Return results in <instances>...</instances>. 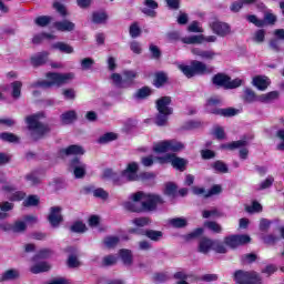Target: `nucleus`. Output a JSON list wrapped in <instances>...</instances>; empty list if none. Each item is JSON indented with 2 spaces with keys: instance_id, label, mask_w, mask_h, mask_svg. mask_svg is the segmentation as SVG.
Masks as SVG:
<instances>
[{
  "instance_id": "8",
  "label": "nucleus",
  "mask_w": 284,
  "mask_h": 284,
  "mask_svg": "<svg viewBox=\"0 0 284 284\" xmlns=\"http://www.w3.org/2000/svg\"><path fill=\"white\" fill-rule=\"evenodd\" d=\"M212 83L216 88H224V90H236V88L243 85V80L239 78L232 80V78L225 73H216L212 78Z\"/></svg>"
},
{
  "instance_id": "51",
  "label": "nucleus",
  "mask_w": 284,
  "mask_h": 284,
  "mask_svg": "<svg viewBox=\"0 0 284 284\" xmlns=\"http://www.w3.org/2000/svg\"><path fill=\"white\" fill-rule=\"evenodd\" d=\"M149 51L151 53V59H154L155 61H159V59H161V57H163L161 49L156 44H150Z\"/></svg>"
},
{
  "instance_id": "48",
  "label": "nucleus",
  "mask_w": 284,
  "mask_h": 284,
  "mask_svg": "<svg viewBox=\"0 0 284 284\" xmlns=\"http://www.w3.org/2000/svg\"><path fill=\"white\" fill-rule=\"evenodd\" d=\"M36 26L40 28H45V26H50L52 23V17L50 16H40L34 20Z\"/></svg>"
},
{
  "instance_id": "13",
  "label": "nucleus",
  "mask_w": 284,
  "mask_h": 284,
  "mask_svg": "<svg viewBox=\"0 0 284 284\" xmlns=\"http://www.w3.org/2000/svg\"><path fill=\"white\" fill-rule=\"evenodd\" d=\"M210 27L213 33L217 34V37H227V34L232 33V27L226 22L215 20L210 24Z\"/></svg>"
},
{
  "instance_id": "36",
  "label": "nucleus",
  "mask_w": 284,
  "mask_h": 284,
  "mask_svg": "<svg viewBox=\"0 0 284 284\" xmlns=\"http://www.w3.org/2000/svg\"><path fill=\"white\" fill-rule=\"evenodd\" d=\"M211 168L217 172L219 174H227L230 172V169L227 168V164L221 160H216L211 164Z\"/></svg>"
},
{
  "instance_id": "40",
  "label": "nucleus",
  "mask_w": 284,
  "mask_h": 284,
  "mask_svg": "<svg viewBox=\"0 0 284 284\" xmlns=\"http://www.w3.org/2000/svg\"><path fill=\"white\" fill-rule=\"evenodd\" d=\"M32 274H41L43 272H50V266L47 262H40L30 268Z\"/></svg>"
},
{
  "instance_id": "64",
  "label": "nucleus",
  "mask_w": 284,
  "mask_h": 284,
  "mask_svg": "<svg viewBox=\"0 0 284 284\" xmlns=\"http://www.w3.org/2000/svg\"><path fill=\"white\" fill-rule=\"evenodd\" d=\"M93 65H94V59L92 58H84L81 60L82 70H92Z\"/></svg>"
},
{
  "instance_id": "49",
  "label": "nucleus",
  "mask_w": 284,
  "mask_h": 284,
  "mask_svg": "<svg viewBox=\"0 0 284 284\" xmlns=\"http://www.w3.org/2000/svg\"><path fill=\"white\" fill-rule=\"evenodd\" d=\"M22 205L24 207H37L39 205V196L37 195H29L23 202Z\"/></svg>"
},
{
  "instance_id": "10",
  "label": "nucleus",
  "mask_w": 284,
  "mask_h": 284,
  "mask_svg": "<svg viewBox=\"0 0 284 284\" xmlns=\"http://www.w3.org/2000/svg\"><path fill=\"white\" fill-rule=\"evenodd\" d=\"M233 280L235 284H261V276L256 272L237 270L234 272Z\"/></svg>"
},
{
  "instance_id": "28",
  "label": "nucleus",
  "mask_w": 284,
  "mask_h": 284,
  "mask_svg": "<svg viewBox=\"0 0 284 284\" xmlns=\"http://www.w3.org/2000/svg\"><path fill=\"white\" fill-rule=\"evenodd\" d=\"M214 240L202 237L199 243V252L201 254H207L211 250H213Z\"/></svg>"
},
{
  "instance_id": "11",
  "label": "nucleus",
  "mask_w": 284,
  "mask_h": 284,
  "mask_svg": "<svg viewBox=\"0 0 284 284\" xmlns=\"http://www.w3.org/2000/svg\"><path fill=\"white\" fill-rule=\"evenodd\" d=\"M152 220L148 216H142V217H135L132 220V225L135 227L129 229V234H135V236H145V232L148 230L143 229L146 227V225H151Z\"/></svg>"
},
{
  "instance_id": "9",
  "label": "nucleus",
  "mask_w": 284,
  "mask_h": 284,
  "mask_svg": "<svg viewBox=\"0 0 284 284\" xmlns=\"http://www.w3.org/2000/svg\"><path fill=\"white\" fill-rule=\"evenodd\" d=\"M183 150H185V144L176 140H164L155 143L153 146V152H155V154H165L166 152L176 153Z\"/></svg>"
},
{
  "instance_id": "17",
  "label": "nucleus",
  "mask_w": 284,
  "mask_h": 284,
  "mask_svg": "<svg viewBox=\"0 0 284 284\" xmlns=\"http://www.w3.org/2000/svg\"><path fill=\"white\" fill-rule=\"evenodd\" d=\"M191 65H193L194 74H199L201 77H203V74H212L214 70L212 67H207V64L199 60L191 61Z\"/></svg>"
},
{
  "instance_id": "57",
  "label": "nucleus",
  "mask_w": 284,
  "mask_h": 284,
  "mask_svg": "<svg viewBox=\"0 0 284 284\" xmlns=\"http://www.w3.org/2000/svg\"><path fill=\"white\" fill-rule=\"evenodd\" d=\"M245 211L248 212V214H252L254 212H263V205L258 203L257 201H253L252 205H246Z\"/></svg>"
},
{
  "instance_id": "3",
  "label": "nucleus",
  "mask_w": 284,
  "mask_h": 284,
  "mask_svg": "<svg viewBox=\"0 0 284 284\" xmlns=\"http://www.w3.org/2000/svg\"><path fill=\"white\" fill-rule=\"evenodd\" d=\"M248 243H252L250 235L231 234L224 237V242L214 240L212 250L216 252V254H227V247H230V250H237L239 247H243V245H248Z\"/></svg>"
},
{
  "instance_id": "14",
  "label": "nucleus",
  "mask_w": 284,
  "mask_h": 284,
  "mask_svg": "<svg viewBox=\"0 0 284 284\" xmlns=\"http://www.w3.org/2000/svg\"><path fill=\"white\" fill-rule=\"evenodd\" d=\"M221 192H223L221 184H214L209 191H205V187L193 186V194L204 196V199H210V196L221 194Z\"/></svg>"
},
{
  "instance_id": "41",
  "label": "nucleus",
  "mask_w": 284,
  "mask_h": 284,
  "mask_svg": "<svg viewBox=\"0 0 284 284\" xmlns=\"http://www.w3.org/2000/svg\"><path fill=\"white\" fill-rule=\"evenodd\" d=\"M204 227L213 232V234H221V232H223V226L215 221L204 222Z\"/></svg>"
},
{
  "instance_id": "15",
  "label": "nucleus",
  "mask_w": 284,
  "mask_h": 284,
  "mask_svg": "<svg viewBox=\"0 0 284 284\" xmlns=\"http://www.w3.org/2000/svg\"><path fill=\"white\" fill-rule=\"evenodd\" d=\"M83 154H85V150L79 144H71L59 150V156H83Z\"/></svg>"
},
{
  "instance_id": "56",
  "label": "nucleus",
  "mask_w": 284,
  "mask_h": 284,
  "mask_svg": "<svg viewBox=\"0 0 284 284\" xmlns=\"http://www.w3.org/2000/svg\"><path fill=\"white\" fill-rule=\"evenodd\" d=\"M246 19L250 23H253V26H256V28L265 27V20L258 19L255 14H250L246 17Z\"/></svg>"
},
{
  "instance_id": "2",
  "label": "nucleus",
  "mask_w": 284,
  "mask_h": 284,
  "mask_svg": "<svg viewBox=\"0 0 284 284\" xmlns=\"http://www.w3.org/2000/svg\"><path fill=\"white\" fill-rule=\"evenodd\" d=\"M41 119H45V112L39 111L26 118L28 130L31 132L32 141H41L45 139L49 132H52L50 124H44Z\"/></svg>"
},
{
  "instance_id": "5",
  "label": "nucleus",
  "mask_w": 284,
  "mask_h": 284,
  "mask_svg": "<svg viewBox=\"0 0 284 284\" xmlns=\"http://www.w3.org/2000/svg\"><path fill=\"white\" fill-rule=\"evenodd\" d=\"M170 105H172V97L170 95L161 97L155 101L158 114L155 115L154 123L159 128L168 125L170 115L174 114V109Z\"/></svg>"
},
{
  "instance_id": "20",
  "label": "nucleus",
  "mask_w": 284,
  "mask_h": 284,
  "mask_svg": "<svg viewBox=\"0 0 284 284\" xmlns=\"http://www.w3.org/2000/svg\"><path fill=\"white\" fill-rule=\"evenodd\" d=\"M48 57H50L48 51L37 53L36 55L31 57V65H33V68L45 65V63H48Z\"/></svg>"
},
{
  "instance_id": "45",
  "label": "nucleus",
  "mask_w": 284,
  "mask_h": 284,
  "mask_svg": "<svg viewBox=\"0 0 284 284\" xmlns=\"http://www.w3.org/2000/svg\"><path fill=\"white\" fill-rule=\"evenodd\" d=\"M153 283H166V281H170V275L168 272H156L152 276Z\"/></svg>"
},
{
  "instance_id": "63",
  "label": "nucleus",
  "mask_w": 284,
  "mask_h": 284,
  "mask_svg": "<svg viewBox=\"0 0 284 284\" xmlns=\"http://www.w3.org/2000/svg\"><path fill=\"white\" fill-rule=\"evenodd\" d=\"M274 99H278V91H271L266 94H262L260 97V101H274Z\"/></svg>"
},
{
  "instance_id": "6",
  "label": "nucleus",
  "mask_w": 284,
  "mask_h": 284,
  "mask_svg": "<svg viewBox=\"0 0 284 284\" xmlns=\"http://www.w3.org/2000/svg\"><path fill=\"white\" fill-rule=\"evenodd\" d=\"M121 176L125 179L126 183H134L136 181H150L154 179V173L141 172L139 173V163L130 162L124 170L121 171Z\"/></svg>"
},
{
  "instance_id": "4",
  "label": "nucleus",
  "mask_w": 284,
  "mask_h": 284,
  "mask_svg": "<svg viewBox=\"0 0 284 284\" xmlns=\"http://www.w3.org/2000/svg\"><path fill=\"white\" fill-rule=\"evenodd\" d=\"M47 80H39L31 84V88H43L48 90L50 88H61V85H65L74 79V73H59V72H47L45 73Z\"/></svg>"
},
{
  "instance_id": "32",
  "label": "nucleus",
  "mask_w": 284,
  "mask_h": 284,
  "mask_svg": "<svg viewBox=\"0 0 284 284\" xmlns=\"http://www.w3.org/2000/svg\"><path fill=\"white\" fill-rule=\"evenodd\" d=\"M179 193V186L174 182H168L165 184L163 194L165 196H170L171 199H176V194Z\"/></svg>"
},
{
  "instance_id": "25",
  "label": "nucleus",
  "mask_w": 284,
  "mask_h": 284,
  "mask_svg": "<svg viewBox=\"0 0 284 284\" xmlns=\"http://www.w3.org/2000/svg\"><path fill=\"white\" fill-rule=\"evenodd\" d=\"M119 256L123 263V265H126V267H130L132 263H134V257L132 255V251L128 248H121L119 251Z\"/></svg>"
},
{
  "instance_id": "60",
  "label": "nucleus",
  "mask_w": 284,
  "mask_h": 284,
  "mask_svg": "<svg viewBox=\"0 0 284 284\" xmlns=\"http://www.w3.org/2000/svg\"><path fill=\"white\" fill-rule=\"evenodd\" d=\"M82 165H85V163L81 162V158L73 156L69 161V170H77V168H81Z\"/></svg>"
},
{
  "instance_id": "27",
  "label": "nucleus",
  "mask_w": 284,
  "mask_h": 284,
  "mask_svg": "<svg viewBox=\"0 0 284 284\" xmlns=\"http://www.w3.org/2000/svg\"><path fill=\"white\" fill-rule=\"evenodd\" d=\"M253 85L263 92L266 88H270V79L267 77L257 75L253 78Z\"/></svg>"
},
{
  "instance_id": "42",
  "label": "nucleus",
  "mask_w": 284,
  "mask_h": 284,
  "mask_svg": "<svg viewBox=\"0 0 284 284\" xmlns=\"http://www.w3.org/2000/svg\"><path fill=\"white\" fill-rule=\"evenodd\" d=\"M26 230H28V225L23 221H16L11 224V232H13V234H23Z\"/></svg>"
},
{
  "instance_id": "61",
  "label": "nucleus",
  "mask_w": 284,
  "mask_h": 284,
  "mask_svg": "<svg viewBox=\"0 0 284 284\" xmlns=\"http://www.w3.org/2000/svg\"><path fill=\"white\" fill-rule=\"evenodd\" d=\"M87 165L85 164H82V166H78L75 169H73V175L77 178V179H83L87 174Z\"/></svg>"
},
{
  "instance_id": "16",
  "label": "nucleus",
  "mask_w": 284,
  "mask_h": 284,
  "mask_svg": "<svg viewBox=\"0 0 284 284\" xmlns=\"http://www.w3.org/2000/svg\"><path fill=\"white\" fill-rule=\"evenodd\" d=\"M170 83V77L168 75V72L165 71H156L153 75V82L152 85L156 88L158 90H161V88H165Z\"/></svg>"
},
{
  "instance_id": "55",
  "label": "nucleus",
  "mask_w": 284,
  "mask_h": 284,
  "mask_svg": "<svg viewBox=\"0 0 284 284\" xmlns=\"http://www.w3.org/2000/svg\"><path fill=\"white\" fill-rule=\"evenodd\" d=\"M11 88L13 99H19V97H21V88H23V83H21V81H14L11 83Z\"/></svg>"
},
{
  "instance_id": "21",
  "label": "nucleus",
  "mask_w": 284,
  "mask_h": 284,
  "mask_svg": "<svg viewBox=\"0 0 284 284\" xmlns=\"http://www.w3.org/2000/svg\"><path fill=\"white\" fill-rule=\"evenodd\" d=\"M144 6L146 8L142 9V13L145 14L146 17H151L152 19H154V17H156V8H159V2H156L155 0H144Z\"/></svg>"
},
{
  "instance_id": "22",
  "label": "nucleus",
  "mask_w": 284,
  "mask_h": 284,
  "mask_svg": "<svg viewBox=\"0 0 284 284\" xmlns=\"http://www.w3.org/2000/svg\"><path fill=\"white\" fill-rule=\"evenodd\" d=\"M53 26L58 32H72L77 28V24L70 20L57 21Z\"/></svg>"
},
{
  "instance_id": "58",
  "label": "nucleus",
  "mask_w": 284,
  "mask_h": 284,
  "mask_svg": "<svg viewBox=\"0 0 284 284\" xmlns=\"http://www.w3.org/2000/svg\"><path fill=\"white\" fill-rule=\"evenodd\" d=\"M102 265L104 267H112V265H116V257L112 254L104 256L102 260Z\"/></svg>"
},
{
  "instance_id": "39",
  "label": "nucleus",
  "mask_w": 284,
  "mask_h": 284,
  "mask_svg": "<svg viewBox=\"0 0 284 284\" xmlns=\"http://www.w3.org/2000/svg\"><path fill=\"white\" fill-rule=\"evenodd\" d=\"M87 231H88V226H85V223H83L81 221H75L70 226V232H72L73 234H83Z\"/></svg>"
},
{
  "instance_id": "35",
  "label": "nucleus",
  "mask_w": 284,
  "mask_h": 284,
  "mask_svg": "<svg viewBox=\"0 0 284 284\" xmlns=\"http://www.w3.org/2000/svg\"><path fill=\"white\" fill-rule=\"evenodd\" d=\"M144 236L149 239V241H153V243H159V241L163 239V231L148 229Z\"/></svg>"
},
{
  "instance_id": "7",
  "label": "nucleus",
  "mask_w": 284,
  "mask_h": 284,
  "mask_svg": "<svg viewBox=\"0 0 284 284\" xmlns=\"http://www.w3.org/2000/svg\"><path fill=\"white\" fill-rule=\"evenodd\" d=\"M223 102L219 98H209L205 104L206 112L209 114H214L215 116H224V119H230L239 114V110L232 106L221 109L219 108Z\"/></svg>"
},
{
  "instance_id": "59",
  "label": "nucleus",
  "mask_w": 284,
  "mask_h": 284,
  "mask_svg": "<svg viewBox=\"0 0 284 284\" xmlns=\"http://www.w3.org/2000/svg\"><path fill=\"white\" fill-rule=\"evenodd\" d=\"M203 125V123L199 120H191L185 122L184 124V129L185 130H199V128H201Z\"/></svg>"
},
{
  "instance_id": "33",
  "label": "nucleus",
  "mask_w": 284,
  "mask_h": 284,
  "mask_svg": "<svg viewBox=\"0 0 284 284\" xmlns=\"http://www.w3.org/2000/svg\"><path fill=\"white\" fill-rule=\"evenodd\" d=\"M19 276H20V273L17 270L10 268V270H7L0 276V282L6 283V281H17V278H19Z\"/></svg>"
},
{
  "instance_id": "37",
  "label": "nucleus",
  "mask_w": 284,
  "mask_h": 284,
  "mask_svg": "<svg viewBox=\"0 0 284 284\" xmlns=\"http://www.w3.org/2000/svg\"><path fill=\"white\" fill-rule=\"evenodd\" d=\"M148 97H152V88L144 85L135 92V99H140L141 101L148 99Z\"/></svg>"
},
{
  "instance_id": "12",
  "label": "nucleus",
  "mask_w": 284,
  "mask_h": 284,
  "mask_svg": "<svg viewBox=\"0 0 284 284\" xmlns=\"http://www.w3.org/2000/svg\"><path fill=\"white\" fill-rule=\"evenodd\" d=\"M61 212H63V209L61 206L50 207L47 220L50 223L51 227H60L61 223H63V214Z\"/></svg>"
},
{
  "instance_id": "26",
  "label": "nucleus",
  "mask_w": 284,
  "mask_h": 284,
  "mask_svg": "<svg viewBox=\"0 0 284 284\" xmlns=\"http://www.w3.org/2000/svg\"><path fill=\"white\" fill-rule=\"evenodd\" d=\"M247 146V140H239L233 141L231 143H223L220 145V150H230L231 152L234 150H239V148Z\"/></svg>"
},
{
  "instance_id": "30",
  "label": "nucleus",
  "mask_w": 284,
  "mask_h": 284,
  "mask_svg": "<svg viewBox=\"0 0 284 284\" xmlns=\"http://www.w3.org/2000/svg\"><path fill=\"white\" fill-rule=\"evenodd\" d=\"M60 121L62 125H70L77 121V111L70 110L60 115Z\"/></svg>"
},
{
  "instance_id": "24",
  "label": "nucleus",
  "mask_w": 284,
  "mask_h": 284,
  "mask_svg": "<svg viewBox=\"0 0 284 284\" xmlns=\"http://www.w3.org/2000/svg\"><path fill=\"white\" fill-rule=\"evenodd\" d=\"M108 19H110V16H108V12L105 11H93L91 14V21L95 26H103L108 23Z\"/></svg>"
},
{
  "instance_id": "19",
  "label": "nucleus",
  "mask_w": 284,
  "mask_h": 284,
  "mask_svg": "<svg viewBox=\"0 0 284 284\" xmlns=\"http://www.w3.org/2000/svg\"><path fill=\"white\" fill-rule=\"evenodd\" d=\"M194 57H200V59H204V61H213L216 58V52L212 50H202L201 48H193L191 50Z\"/></svg>"
},
{
  "instance_id": "50",
  "label": "nucleus",
  "mask_w": 284,
  "mask_h": 284,
  "mask_svg": "<svg viewBox=\"0 0 284 284\" xmlns=\"http://www.w3.org/2000/svg\"><path fill=\"white\" fill-rule=\"evenodd\" d=\"M123 75L126 88H130V85H132V83H134V80L136 79V72L128 70L123 72Z\"/></svg>"
},
{
  "instance_id": "34",
  "label": "nucleus",
  "mask_w": 284,
  "mask_h": 284,
  "mask_svg": "<svg viewBox=\"0 0 284 284\" xmlns=\"http://www.w3.org/2000/svg\"><path fill=\"white\" fill-rule=\"evenodd\" d=\"M116 139H119V134L106 132L98 139V143L100 145H108V143H112V141H116Z\"/></svg>"
},
{
  "instance_id": "29",
  "label": "nucleus",
  "mask_w": 284,
  "mask_h": 284,
  "mask_svg": "<svg viewBox=\"0 0 284 284\" xmlns=\"http://www.w3.org/2000/svg\"><path fill=\"white\" fill-rule=\"evenodd\" d=\"M205 41V36L199 34V36H189L184 37L182 39V43H185L186 45H201Z\"/></svg>"
},
{
  "instance_id": "53",
  "label": "nucleus",
  "mask_w": 284,
  "mask_h": 284,
  "mask_svg": "<svg viewBox=\"0 0 284 284\" xmlns=\"http://www.w3.org/2000/svg\"><path fill=\"white\" fill-rule=\"evenodd\" d=\"M111 79H112L114 85H116V88H128V85L125 84V81H126V80H124V79L121 77V74H119V73H112V74H111Z\"/></svg>"
},
{
  "instance_id": "44",
  "label": "nucleus",
  "mask_w": 284,
  "mask_h": 284,
  "mask_svg": "<svg viewBox=\"0 0 284 284\" xmlns=\"http://www.w3.org/2000/svg\"><path fill=\"white\" fill-rule=\"evenodd\" d=\"M243 101L244 103H254L256 101V92L250 88L244 89V94H243Z\"/></svg>"
},
{
  "instance_id": "31",
  "label": "nucleus",
  "mask_w": 284,
  "mask_h": 284,
  "mask_svg": "<svg viewBox=\"0 0 284 284\" xmlns=\"http://www.w3.org/2000/svg\"><path fill=\"white\" fill-rule=\"evenodd\" d=\"M52 50H59L63 54H72L74 48L65 42H55L51 45Z\"/></svg>"
},
{
  "instance_id": "54",
  "label": "nucleus",
  "mask_w": 284,
  "mask_h": 284,
  "mask_svg": "<svg viewBox=\"0 0 284 284\" xmlns=\"http://www.w3.org/2000/svg\"><path fill=\"white\" fill-rule=\"evenodd\" d=\"M141 27H139V22L131 23L129 28V34L132 39H138V37L141 34Z\"/></svg>"
},
{
  "instance_id": "23",
  "label": "nucleus",
  "mask_w": 284,
  "mask_h": 284,
  "mask_svg": "<svg viewBox=\"0 0 284 284\" xmlns=\"http://www.w3.org/2000/svg\"><path fill=\"white\" fill-rule=\"evenodd\" d=\"M171 165L174 170H179V172H185V170H187V160L179 158L176 153H173L171 158Z\"/></svg>"
},
{
  "instance_id": "43",
  "label": "nucleus",
  "mask_w": 284,
  "mask_h": 284,
  "mask_svg": "<svg viewBox=\"0 0 284 284\" xmlns=\"http://www.w3.org/2000/svg\"><path fill=\"white\" fill-rule=\"evenodd\" d=\"M0 141H3L4 143H19V136L14 133L2 132L0 133Z\"/></svg>"
},
{
  "instance_id": "46",
  "label": "nucleus",
  "mask_w": 284,
  "mask_h": 284,
  "mask_svg": "<svg viewBox=\"0 0 284 284\" xmlns=\"http://www.w3.org/2000/svg\"><path fill=\"white\" fill-rule=\"evenodd\" d=\"M170 225H172V227L181 230L183 227H187V220L183 217H174L170 220Z\"/></svg>"
},
{
  "instance_id": "18",
  "label": "nucleus",
  "mask_w": 284,
  "mask_h": 284,
  "mask_svg": "<svg viewBox=\"0 0 284 284\" xmlns=\"http://www.w3.org/2000/svg\"><path fill=\"white\" fill-rule=\"evenodd\" d=\"M84 192L85 194H93L95 199H101L102 201H108L110 197V193L104 191L103 187L94 189V186H85Z\"/></svg>"
},
{
  "instance_id": "52",
  "label": "nucleus",
  "mask_w": 284,
  "mask_h": 284,
  "mask_svg": "<svg viewBox=\"0 0 284 284\" xmlns=\"http://www.w3.org/2000/svg\"><path fill=\"white\" fill-rule=\"evenodd\" d=\"M121 240L119 239V236H106L104 239V245L105 247H108L109 250L114 248L116 245H119V242Z\"/></svg>"
},
{
  "instance_id": "1",
  "label": "nucleus",
  "mask_w": 284,
  "mask_h": 284,
  "mask_svg": "<svg viewBox=\"0 0 284 284\" xmlns=\"http://www.w3.org/2000/svg\"><path fill=\"white\" fill-rule=\"evenodd\" d=\"M133 202H124V209L128 212H133L135 214H143L145 212H156L159 205H163L165 200L163 196L154 193H143L139 191L132 195Z\"/></svg>"
},
{
  "instance_id": "38",
  "label": "nucleus",
  "mask_w": 284,
  "mask_h": 284,
  "mask_svg": "<svg viewBox=\"0 0 284 284\" xmlns=\"http://www.w3.org/2000/svg\"><path fill=\"white\" fill-rule=\"evenodd\" d=\"M205 234V229L204 227H197L193 230L191 233H187L184 235V241H194L196 239H201Z\"/></svg>"
},
{
  "instance_id": "47",
  "label": "nucleus",
  "mask_w": 284,
  "mask_h": 284,
  "mask_svg": "<svg viewBox=\"0 0 284 284\" xmlns=\"http://www.w3.org/2000/svg\"><path fill=\"white\" fill-rule=\"evenodd\" d=\"M262 241L265 245L274 246L276 243L281 241V237L274 235V234H266L262 236Z\"/></svg>"
},
{
  "instance_id": "62",
  "label": "nucleus",
  "mask_w": 284,
  "mask_h": 284,
  "mask_svg": "<svg viewBox=\"0 0 284 284\" xmlns=\"http://www.w3.org/2000/svg\"><path fill=\"white\" fill-rule=\"evenodd\" d=\"M52 254V251L50 248H43L33 256V261H39V258H49V256Z\"/></svg>"
}]
</instances>
